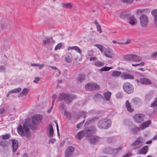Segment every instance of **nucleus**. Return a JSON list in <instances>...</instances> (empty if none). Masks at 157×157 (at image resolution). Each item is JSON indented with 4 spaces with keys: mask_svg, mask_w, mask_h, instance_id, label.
<instances>
[{
    "mask_svg": "<svg viewBox=\"0 0 157 157\" xmlns=\"http://www.w3.org/2000/svg\"><path fill=\"white\" fill-rule=\"evenodd\" d=\"M128 22L132 25H136L137 23V20L133 15H129L128 17Z\"/></svg>",
    "mask_w": 157,
    "mask_h": 157,
    "instance_id": "13",
    "label": "nucleus"
},
{
    "mask_svg": "<svg viewBox=\"0 0 157 157\" xmlns=\"http://www.w3.org/2000/svg\"><path fill=\"white\" fill-rule=\"evenodd\" d=\"M53 106L52 105L51 107L47 110V112L48 113H50L51 112Z\"/></svg>",
    "mask_w": 157,
    "mask_h": 157,
    "instance_id": "59",
    "label": "nucleus"
},
{
    "mask_svg": "<svg viewBox=\"0 0 157 157\" xmlns=\"http://www.w3.org/2000/svg\"><path fill=\"white\" fill-rule=\"evenodd\" d=\"M48 134V136L50 137L52 136L54 134L53 127L51 124H50L49 126Z\"/></svg>",
    "mask_w": 157,
    "mask_h": 157,
    "instance_id": "25",
    "label": "nucleus"
},
{
    "mask_svg": "<svg viewBox=\"0 0 157 157\" xmlns=\"http://www.w3.org/2000/svg\"><path fill=\"white\" fill-rule=\"evenodd\" d=\"M130 40L129 39H128L127 40L126 42L125 43L119 42L118 43L119 44H128L130 42Z\"/></svg>",
    "mask_w": 157,
    "mask_h": 157,
    "instance_id": "55",
    "label": "nucleus"
},
{
    "mask_svg": "<svg viewBox=\"0 0 157 157\" xmlns=\"http://www.w3.org/2000/svg\"><path fill=\"white\" fill-rule=\"evenodd\" d=\"M75 149L72 147H69L68 148L65 153V156L66 157H68L71 156Z\"/></svg>",
    "mask_w": 157,
    "mask_h": 157,
    "instance_id": "17",
    "label": "nucleus"
},
{
    "mask_svg": "<svg viewBox=\"0 0 157 157\" xmlns=\"http://www.w3.org/2000/svg\"><path fill=\"white\" fill-rule=\"evenodd\" d=\"M121 77L124 79H133L134 77L131 75L128 74L126 72H123L121 75Z\"/></svg>",
    "mask_w": 157,
    "mask_h": 157,
    "instance_id": "15",
    "label": "nucleus"
},
{
    "mask_svg": "<svg viewBox=\"0 0 157 157\" xmlns=\"http://www.w3.org/2000/svg\"><path fill=\"white\" fill-rule=\"evenodd\" d=\"M63 7L67 8H71L72 7L71 5L69 3L63 4Z\"/></svg>",
    "mask_w": 157,
    "mask_h": 157,
    "instance_id": "45",
    "label": "nucleus"
},
{
    "mask_svg": "<svg viewBox=\"0 0 157 157\" xmlns=\"http://www.w3.org/2000/svg\"><path fill=\"white\" fill-rule=\"evenodd\" d=\"M96 27L97 28V31L99 32L100 33H102V30L101 27L100 25L96 26Z\"/></svg>",
    "mask_w": 157,
    "mask_h": 157,
    "instance_id": "54",
    "label": "nucleus"
},
{
    "mask_svg": "<svg viewBox=\"0 0 157 157\" xmlns=\"http://www.w3.org/2000/svg\"><path fill=\"white\" fill-rule=\"evenodd\" d=\"M111 93L109 91H108L104 93V95L105 97V98L106 100H109L111 96Z\"/></svg>",
    "mask_w": 157,
    "mask_h": 157,
    "instance_id": "28",
    "label": "nucleus"
},
{
    "mask_svg": "<svg viewBox=\"0 0 157 157\" xmlns=\"http://www.w3.org/2000/svg\"><path fill=\"white\" fill-rule=\"evenodd\" d=\"M89 139L91 143L95 144L101 140V139L98 136H90Z\"/></svg>",
    "mask_w": 157,
    "mask_h": 157,
    "instance_id": "11",
    "label": "nucleus"
},
{
    "mask_svg": "<svg viewBox=\"0 0 157 157\" xmlns=\"http://www.w3.org/2000/svg\"><path fill=\"white\" fill-rule=\"evenodd\" d=\"M29 92V90L26 88H24L19 94L18 95L19 97H22L27 95Z\"/></svg>",
    "mask_w": 157,
    "mask_h": 157,
    "instance_id": "20",
    "label": "nucleus"
},
{
    "mask_svg": "<svg viewBox=\"0 0 157 157\" xmlns=\"http://www.w3.org/2000/svg\"><path fill=\"white\" fill-rule=\"evenodd\" d=\"M112 138L111 137H109L108 138L107 141L108 143H111L112 142Z\"/></svg>",
    "mask_w": 157,
    "mask_h": 157,
    "instance_id": "62",
    "label": "nucleus"
},
{
    "mask_svg": "<svg viewBox=\"0 0 157 157\" xmlns=\"http://www.w3.org/2000/svg\"><path fill=\"white\" fill-rule=\"evenodd\" d=\"M37 67H39L40 68L43 67L44 66V64H39L37 63Z\"/></svg>",
    "mask_w": 157,
    "mask_h": 157,
    "instance_id": "61",
    "label": "nucleus"
},
{
    "mask_svg": "<svg viewBox=\"0 0 157 157\" xmlns=\"http://www.w3.org/2000/svg\"><path fill=\"white\" fill-rule=\"evenodd\" d=\"M85 78V76L84 75L81 74L79 75V82H82L84 80Z\"/></svg>",
    "mask_w": 157,
    "mask_h": 157,
    "instance_id": "44",
    "label": "nucleus"
},
{
    "mask_svg": "<svg viewBox=\"0 0 157 157\" xmlns=\"http://www.w3.org/2000/svg\"><path fill=\"white\" fill-rule=\"evenodd\" d=\"M152 97V94H148L145 96V100L147 101H149Z\"/></svg>",
    "mask_w": 157,
    "mask_h": 157,
    "instance_id": "42",
    "label": "nucleus"
},
{
    "mask_svg": "<svg viewBox=\"0 0 157 157\" xmlns=\"http://www.w3.org/2000/svg\"><path fill=\"white\" fill-rule=\"evenodd\" d=\"M87 113L84 111H81L79 113V120L82 119V122L79 124V126L80 125H82L84 123L85 120V118L86 117Z\"/></svg>",
    "mask_w": 157,
    "mask_h": 157,
    "instance_id": "12",
    "label": "nucleus"
},
{
    "mask_svg": "<svg viewBox=\"0 0 157 157\" xmlns=\"http://www.w3.org/2000/svg\"><path fill=\"white\" fill-rule=\"evenodd\" d=\"M148 148L147 146H144L140 151V154H146L147 152Z\"/></svg>",
    "mask_w": 157,
    "mask_h": 157,
    "instance_id": "29",
    "label": "nucleus"
},
{
    "mask_svg": "<svg viewBox=\"0 0 157 157\" xmlns=\"http://www.w3.org/2000/svg\"><path fill=\"white\" fill-rule=\"evenodd\" d=\"M111 6L109 4H106L105 5V6L104 7L105 8H109Z\"/></svg>",
    "mask_w": 157,
    "mask_h": 157,
    "instance_id": "64",
    "label": "nucleus"
},
{
    "mask_svg": "<svg viewBox=\"0 0 157 157\" xmlns=\"http://www.w3.org/2000/svg\"><path fill=\"white\" fill-rule=\"evenodd\" d=\"M111 150H112V148L110 147H107V148H105L104 149L103 151L104 153H105L111 154Z\"/></svg>",
    "mask_w": 157,
    "mask_h": 157,
    "instance_id": "36",
    "label": "nucleus"
},
{
    "mask_svg": "<svg viewBox=\"0 0 157 157\" xmlns=\"http://www.w3.org/2000/svg\"><path fill=\"white\" fill-rule=\"evenodd\" d=\"M133 54L126 55L123 57L127 61H133Z\"/></svg>",
    "mask_w": 157,
    "mask_h": 157,
    "instance_id": "24",
    "label": "nucleus"
},
{
    "mask_svg": "<svg viewBox=\"0 0 157 157\" xmlns=\"http://www.w3.org/2000/svg\"><path fill=\"white\" fill-rule=\"evenodd\" d=\"M64 115L66 116L68 118L71 117V113L68 112L67 111L66 109H65L64 110Z\"/></svg>",
    "mask_w": 157,
    "mask_h": 157,
    "instance_id": "46",
    "label": "nucleus"
},
{
    "mask_svg": "<svg viewBox=\"0 0 157 157\" xmlns=\"http://www.w3.org/2000/svg\"><path fill=\"white\" fill-rule=\"evenodd\" d=\"M140 82L141 84L146 85H149L151 83V80L146 78H141Z\"/></svg>",
    "mask_w": 157,
    "mask_h": 157,
    "instance_id": "19",
    "label": "nucleus"
},
{
    "mask_svg": "<svg viewBox=\"0 0 157 157\" xmlns=\"http://www.w3.org/2000/svg\"><path fill=\"white\" fill-rule=\"evenodd\" d=\"M93 98L94 100L98 101L103 99V98L102 95L99 94H96L93 96Z\"/></svg>",
    "mask_w": 157,
    "mask_h": 157,
    "instance_id": "26",
    "label": "nucleus"
},
{
    "mask_svg": "<svg viewBox=\"0 0 157 157\" xmlns=\"http://www.w3.org/2000/svg\"><path fill=\"white\" fill-rule=\"evenodd\" d=\"M94 64L97 67H102L104 65V63L100 61H95Z\"/></svg>",
    "mask_w": 157,
    "mask_h": 157,
    "instance_id": "39",
    "label": "nucleus"
},
{
    "mask_svg": "<svg viewBox=\"0 0 157 157\" xmlns=\"http://www.w3.org/2000/svg\"><path fill=\"white\" fill-rule=\"evenodd\" d=\"M54 41L51 38H46L43 40L42 41L43 44L47 45L50 43L54 42Z\"/></svg>",
    "mask_w": 157,
    "mask_h": 157,
    "instance_id": "21",
    "label": "nucleus"
},
{
    "mask_svg": "<svg viewBox=\"0 0 157 157\" xmlns=\"http://www.w3.org/2000/svg\"><path fill=\"white\" fill-rule=\"evenodd\" d=\"M63 46V44L61 43H59L56 46L54 50L55 51H57L58 50L60 49Z\"/></svg>",
    "mask_w": 157,
    "mask_h": 157,
    "instance_id": "38",
    "label": "nucleus"
},
{
    "mask_svg": "<svg viewBox=\"0 0 157 157\" xmlns=\"http://www.w3.org/2000/svg\"><path fill=\"white\" fill-rule=\"evenodd\" d=\"M121 1L122 2L124 3L130 4L132 2L133 0H121Z\"/></svg>",
    "mask_w": 157,
    "mask_h": 157,
    "instance_id": "49",
    "label": "nucleus"
},
{
    "mask_svg": "<svg viewBox=\"0 0 157 157\" xmlns=\"http://www.w3.org/2000/svg\"><path fill=\"white\" fill-rule=\"evenodd\" d=\"M66 95L65 94H62L60 97V100H62L64 98L66 97Z\"/></svg>",
    "mask_w": 157,
    "mask_h": 157,
    "instance_id": "57",
    "label": "nucleus"
},
{
    "mask_svg": "<svg viewBox=\"0 0 157 157\" xmlns=\"http://www.w3.org/2000/svg\"><path fill=\"white\" fill-rule=\"evenodd\" d=\"M98 117H94L92 118L91 119L87 121L85 124V125L86 126V124H89L92 123L98 120Z\"/></svg>",
    "mask_w": 157,
    "mask_h": 157,
    "instance_id": "31",
    "label": "nucleus"
},
{
    "mask_svg": "<svg viewBox=\"0 0 157 157\" xmlns=\"http://www.w3.org/2000/svg\"><path fill=\"white\" fill-rule=\"evenodd\" d=\"M133 61L136 63L139 62L142 59L141 56H138L136 55L133 54Z\"/></svg>",
    "mask_w": 157,
    "mask_h": 157,
    "instance_id": "22",
    "label": "nucleus"
},
{
    "mask_svg": "<svg viewBox=\"0 0 157 157\" xmlns=\"http://www.w3.org/2000/svg\"><path fill=\"white\" fill-rule=\"evenodd\" d=\"M68 51H70L71 50H75L77 52H78V47L76 46H69L67 48Z\"/></svg>",
    "mask_w": 157,
    "mask_h": 157,
    "instance_id": "37",
    "label": "nucleus"
},
{
    "mask_svg": "<svg viewBox=\"0 0 157 157\" xmlns=\"http://www.w3.org/2000/svg\"><path fill=\"white\" fill-rule=\"evenodd\" d=\"M96 131V128L93 126L86 127L84 131L79 132V139L82 138L84 134L87 136H90L92 134L95 132Z\"/></svg>",
    "mask_w": 157,
    "mask_h": 157,
    "instance_id": "5",
    "label": "nucleus"
},
{
    "mask_svg": "<svg viewBox=\"0 0 157 157\" xmlns=\"http://www.w3.org/2000/svg\"><path fill=\"white\" fill-rule=\"evenodd\" d=\"M151 107L154 109L157 110V98L152 103Z\"/></svg>",
    "mask_w": 157,
    "mask_h": 157,
    "instance_id": "34",
    "label": "nucleus"
},
{
    "mask_svg": "<svg viewBox=\"0 0 157 157\" xmlns=\"http://www.w3.org/2000/svg\"><path fill=\"white\" fill-rule=\"evenodd\" d=\"M145 140L144 138L141 137H138L132 144L131 146L134 149H138L142 146L141 144L144 143Z\"/></svg>",
    "mask_w": 157,
    "mask_h": 157,
    "instance_id": "7",
    "label": "nucleus"
},
{
    "mask_svg": "<svg viewBox=\"0 0 157 157\" xmlns=\"http://www.w3.org/2000/svg\"><path fill=\"white\" fill-rule=\"evenodd\" d=\"M9 143L8 141H5L0 143V145L3 147H6L8 146Z\"/></svg>",
    "mask_w": 157,
    "mask_h": 157,
    "instance_id": "41",
    "label": "nucleus"
},
{
    "mask_svg": "<svg viewBox=\"0 0 157 157\" xmlns=\"http://www.w3.org/2000/svg\"><path fill=\"white\" fill-rule=\"evenodd\" d=\"M111 68L110 67H104L100 69L101 71H106L109 70Z\"/></svg>",
    "mask_w": 157,
    "mask_h": 157,
    "instance_id": "50",
    "label": "nucleus"
},
{
    "mask_svg": "<svg viewBox=\"0 0 157 157\" xmlns=\"http://www.w3.org/2000/svg\"><path fill=\"white\" fill-rule=\"evenodd\" d=\"M130 15V13L128 12H125L121 13L120 15V18L122 19H124L126 17H128V16Z\"/></svg>",
    "mask_w": 157,
    "mask_h": 157,
    "instance_id": "32",
    "label": "nucleus"
},
{
    "mask_svg": "<svg viewBox=\"0 0 157 157\" xmlns=\"http://www.w3.org/2000/svg\"><path fill=\"white\" fill-rule=\"evenodd\" d=\"M11 141L13 151V152H15L17 151L18 147V141L15 139H12Z\"/></svg>",
    "mask_w": 157,
    "mask_h": 157,
    "instance_id": "14",
    "label": "nucleus"
},
{
    "mask_svg": "<svg viewBox=\"0 0 157 157\" xmlns=\"http://www.w3.org/2000/svg\"><path fill=\"white\" fill-rule=\"evenodd\" d=\"M151 13L154 17H157V9H155L152 10Z\"/></svg>",
    "mask_w": 157,
    "mask_h": 157,
    "instance_id": "51",
    "label": "nucleus"
},
{
    "mask_svg": "<svg viewBox=\"0 0 157 157\" xmlns=\"http://www.w3.org/2000/svg\"><path fill=\"white\" fill-rule=\"evenodd\" d=\"M11 90L12 92V93H19L21 91V89L20 87H18L14 89Z\"/></svg>",
    "mask_w": 157,
    "mask_h": 157,
    "instance_id": "43",
    "label": "nucleus"
},
{
    "mask_svg": "<svg viewBox=\"0 0 157 157\" xmlns=\"http://www.w3.org/2000/svg\"><path fill=\"white\" fill-rule=\"evenodd\" d=\"M104 54L106 57L111 58L113 55L111 52V50L109 48H105L103 51Z\"/></svg>",
    "mask_w": 157,
    "mask_h": 157,
    "instance_id": "16",
    "label": "nucleus"
},
{
    "mask_svg": "<svg viewBox=\"0 0 157 157\" xmlns=\"http://www.w3.org/2000/svg\"><path fill=\"white\" fill-rule=\"evenodd\" d=\"M111 121L109 119L105 118L100 120L98 123V126L100 128H108L111 125Z\"/></svg>",
    "mask_w": 157,
    "mask_h": 157,
    "instance_id": "6",
    "label": "nucleus"
},
{
    "mask_svg": "<svg viewBox=\"0 0 157 157\" xmlns=\"http://www.w3.org/2000/svg\"><path fill=\"white\" fill-rule=\"evenodd\" d=\"M151 122L150 120L142 123L140 126V127H138L135 125H133L130 128V132L132 134H136L140 130H143L146 128L148 127L151 124Z\"/></svg>",
    "mask_w": 157,
    "mask_h": 157,
    "instance_id": "3",
    "label": "nucleus"
},
{
    "mask_svg": "<svg viewBox=\"0 0 157 157\" xmlns=\"http://www.w3.org/2000/svg\"><path fill=\"white\" fill-rule=\"evenodd\" d=\"M122 124L125 125H128L131 124V122L128 119H124L122 121Z\"/></svg>",
    "mask_w": 157,
    "mask_h": 157,
    "instance_id": "35",
    "label": "nucleus"
},
{
    "mask_svg": "<svg viewBox=\"0 0 157 157\" xmlns=\"http://www.w3.org/2000/svg\"><path fill=\"white\" fill-rule=\"evenodd\" d=\"M133 101L134 104L135 105L140 106L142 104V101L140 98H135L133 99Z\"/></svg>",
    "mask_w": 157,
    "mask_h": 157,
    "instance_id": "23",
    "label": "nucleus"
},
{
    "mask_svg": "<svg viewBox=\"0 0 157 157\" xmlns=\"http://www.w3.org/2000/svg\"><path fill=\"white\" fill-rule=\"evenodd\" d=\"M126 106L128 111L132 112L133 111V109L131 108V105L128 101L126 102Z\"/></svg>",
    "mask_w": 157,
    "mask_h": 157,
    "instance_id": "27",
    "label": "nucleus"
},
{
    "mask_svg": "<svg viewBox=\"0 0 157 157\" xmlns=\"http://www.w3.org/2000/svg\"><path fill=\"white\" fill-rule=\"evenodd\" d=\"M121 74V73L120 71H115L113 72L112 76L115 77H117L119 76Z\"/></svg>",
    "mask_w": 157,
    "mask_h": 157,
    "instance_id": "33",
    "label": "nucleus"
},
{
    "mask_svg": "<svg viewBox=\"0 0 157 157\" xmlns=\"http://www.w3.org/2000/svg\"><path fill=\"white\" fill-rule=\"evenodd\" d=\"M40 80V78L39 77H35L33 81V82L35 84H38Z\"/></svg>",
    "mask_w": 157,
    "mask_h": 157,
    "instance_id": "40",
    "label": "nucleus"
},
{
    "mask_svg": "<svg viewBox=\"0 0 157 157\" xmlns=\"http://www.w3.org/2000/svg\"><path fill=\"white\" fill-rule=\"evenodd\" d=\"M85 88L87 90H98L100 88L99 85L93 83H89L85 85Z\"/></svg>",
    "mask_w": 157,
    "mask_h": 157,
    "instance_id": "9",
    "label": "nucleus"
},
{
    "mask_svg": "<svg viewBox=\"0 0 157 157\" xmlns=\"http://www.w3.org/2000/svg\"><path fill=\"white\" fill-rule=\"evenodd\" d=\"M4 111L5 109L3 108H0V114H2L3 113H4Z\"/></svg>",
    "mask_w": 157,
    "mask_h": 157,
    "instance_id": "60",
    "label": "nucleus"
},
{
    "mask_svg": "<svg viewBox=\"0 0 157 157\" xmlns=\"http://www.w3.org/2000/svg\"><path fill=\"white\" fill-rule=\"evenodd\" d=\"M124 90L128 94H131L134 91V87L129 82L124 83L123 85Z\"/></svg>",
    "mask_w": 157,
    "mask_h": 157,
    "instance_id": "8",
    "label": "nucleus"
},
{
    "mask_svg": "<svg viewBox=\"0 0 157 157\" xmlns=\"http://www.w3.org/2000/svg\"><path fill=\"white\" fill-rule=\"evenodd\" d=\"M10 134H7L6 135H3L2 136V138L4 139H7L10 138Z\"/></svg>",
    "mask_w": 157,
    "mask_h": 157,
    "instance_id": "52",
    "label": "nucleus"
},
{
    "mask_svg": "<svg viewBox=\"0 0 157 157\" xmlns=\"http://www.w3.org/2000/svg\"><path fill=\"white\" fill-rule=\"evenodd\" d=\"M154 22L155 25L157 26V17H154Z\"/></svg>",
    "mask_w": 157,
    "mask_h": 157,
    "instance_id": "63",
    "label": "nucleus"
},
{
    "mask_svg": "<svg viewBox=\"0 0 157 157\" xmlns=\"http://www.w3.org/2000/svg\"><path fill=\"white\" fill-rule=\"evenodd\" d=\"M145 12V10L139 9L137 10L136 12L137 15L140 16V24L143 27H146L148 22L147 16L144 14Z\"/></svg>",
    "mask_w": 157,
    "mask_h": 157,
    "instance_id": "4",
    "label": "nucleus"
},
{
    "mask_svg": "<svg viewBox=\"0 0 157 157\" xmlns=\"http://www.w3.org/2000/svg\"><path fill=\"white\" fill-rule=\"evenodd\" d=\"M56 125L57 131V132L58 133V137H59L60 136V134L59 133V128L58 125L57 123H56Z\"/></svg>",
    "mask_w": 157,
    "mask_h": 157,
    "instance_id": "56",
    "label": "nucleus"
},
{
    "mask_svg": "<svg viewBox=\"0 0 157 157\" xmlns=\"http://www.w3.org/2000/svg\"><path fill=\"white\" fill-rule=\"evenodd\" d=\"M95 46L97 47L101 52H103L104 49L105 48H104L100 44H96Z\"/></svg>",
    "mask_w": 157,
    "mask_h": 157,
    "instance_id": "47",
    "label": "nucleus"
},
{
    "mask_svg": "<svg viewBox=\"0 0 157 157\" xmlns=\"http://www.w3.org/2000/svg\"><path fill=\"white\" fill-rule=\"evenodd\" d=\"M116 97L117 98L120 99L123 98V95L122 93L119 92L116 94Z\"/></svg>",
    "mask_w": 157,
    "mask_h": 157,
    "instance_id": "48",
    "label": "nucleus"
},
{
    "mask_svg": "<svg viewBox=\"0 0 157 157\" xmlns=\"http://www.w3.org/2000/svg\"><path fill=\"white\" fill-rule=\"evenodd\" d=\"M56 142V140L55 139H51L49 140V143L53 144Z\"/></svg>",
    "mask_w": 157,
    "mask_h": 157,
    "instance_id": "58",
    "label": "nucleus"
},
{
    "mask_svg": "<svg viewBox=\"0 0 157 157\" xmlns=\"http://www.w3.org/2000/svg\"><path fill=\"white\" fill-rule=\"evenodd\" d=\"M123 148V147L121 146L116 149H112L111 154L114 156L116 155L119 152L121 151Z\"/></svg>",
    "mask_w": 157,
    "mask_h": 157,
    "instance_id": "18",
    "label": "nucleus"
},
{
    "mask_svg": "<svg viewBox=\"0 0 157 157\" xmlns=\"http://www.w3.org/2000/svg\"><path fill=\"white\" fill-rule=\"evenodd\" d=\"M29 126L26 124V120L23 125H19L17 128V131L19 134L22 137L29 138L31 136Z\"/></svg>",
    "mask_w": 157,
    "mask_h": 157,
    "instance_id": "2",
    "label": "nucleus"
},
{
    "mask_svg": "<svg viewBox=\"0 0 157 157\" xmlns=\"http://www.w3.org/2000/svg\"><path fill=\"white\" fill-rule=\"evenodd\" d=\"M56 98V94H53L52 96V105L53 106L54 105L55 100Z\"/></svg>",
    "mask_w": 157,
    "mask_h": 157,
    "instance_id": "53",
    "label": "nucleus"
},
{
    "mask_svg": "<svg viewBox=\"0 0 157 157\" xmlns=\"http://www.w3.org/2000/svg\"><path fill=\"white\" fill-rule=\"evenodd\" d=\"M43 118V116L40 114H36L31 117V122L30 121L29 119L26 120V124H28L30 128L33 130H36L37 125L41 123Z\"/></svg>",
    "mask_w": 157,
    "mask_h": 157,
    "instance_id": "1",
    "label": "nucleus"
},
{
    "mask_svg": "<svg viewBox=\"0 0 157 157\" xmlns=\"http://www.w3.org/2000/svg\"><path fill=\"white\" fill-rule=\"evenodd\" d=\"M64 59L65 61L68 63H71L72 61V58L70 55H66Z\"/></svg>",
    "mask_w": 157,
    "mask_h": 157,
    "instance_id": "30",
    "label": "nucleus"
},
{
    "mask_svg": "<svg viewBox=\"0 0 157 157\" xmlns=\"http://www.w3.org/2000/svg\"><path fill=\"white\" fill-rule=\"evenodd\" d=\"M144 115L143 114H138L135 115L134 116L135 120L137 123H140L142 122L144 119Z\"/></svg>",
    "mask_w": 157,
    "mask_h": 157,
    "instance_id": "10",
    "label": "nucleus"
}]
</instances>
